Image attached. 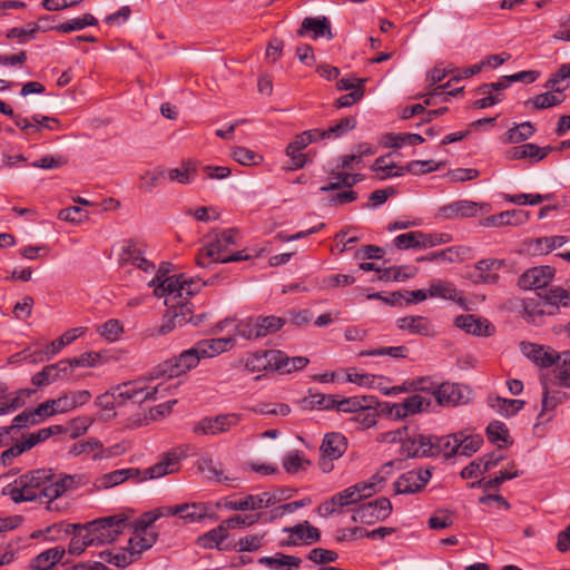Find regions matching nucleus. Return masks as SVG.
Listing matches in <instances>:
<instances>
[{"label": "nucleus", "instance_id": "f257e3e1", "mask_svg": "<svg viewBox=\"0 0 570 570\" xmlns=\"http://www.w3.org/2000/svg\"><path fill=\"white\" fill-rule=\"evenodd\" d=\"M9 474H2V495L13 502L47 500L48 511H58L56 499L77 485L73 475H56L50 470H37L9 481Z\"/></svg>", "mask_w": 570, "mask_h": 570}, {"label": "nucleus", "instance_id": "f03ea898", "mask_svg": "<svg viewBox=\"0 0 570 570\" xmlns=\"http://www.w3.org/2000/svg\"><path fill=\"white\" fill-rule=\"evenodd\" d=\"M234 344L235 340L233 337L198 341L190 348L181 352L177 357L161 363L150 380L164 377L165 380L163 382L173 384L171 390L177 386L175 382H171L173 379L195 368L203 358H212L229 351Z\"/></svg>", "mask_w": 570, "mask_h": 570}, {"label": "nucleus", "instance_id": "7ed1b4c3", "mask_svg": "<svg viewBox=\"0 0 570 570\" xmlns=\"http://www.w3.org/2000/svg\"><path fill=\"white\" fill-rule=\"evenodd\" d=\"M168 269L160 267L158 273L148 282V286L154 287V294L157 297L165 298V305L173 308L184 318L191 321V308L186 302L190 296L199 292L205 285L198 279L188 278L184 274L166 276Z\"/></svg>", "mask_w": 570, "mask_h": 570}, {"label": "nucleus", "instance_id": "20e7f679", "mask_svg": "<svg viewBox=\"0 0 570 570\" xmlns=\"http://www.w3.org/2000/svg\"><path fill=\"white\" fill-rule=\"evenodd\" d=\"M237 230L232 228L210 233L197 255V265L208 267L212 263H225V258L229 255V247L237 244Z\"/></svg>", "mask_w": 570, "mask_h": 570}, {"label": "nucleus", "instance_id": "39448f33", "mask_svg": "<svg viewBox=\"0 0 570 570\" xmlns=\"http://www.w3.org/2000/svg\"><path fill=\"white\" fill-rule=\"evenodd\" d=\"M173 384L159 382L156 385L148 386L144 380L125 382L110 387L117 406L126 404L128 401L156 400L158 395L163 397L166 392L170 391Z\"/></svg>", "mask_w": 570, "mask_h": 570}, {"label": "nucleus", "instance_id": "423d86ee", "mask_svg": "<svg viewBox=\"0 0 570 570\" xmlns=\"http://www.w3.org/2000/svg\"><path fill=\"white\" fill-rule=\"evenodd\" d=\"M126 527L127 518L124 514H115L86 522L82 528L90 537L89 542L94 546H102L116 541Z\"/></svg>", "mask_w": 570, "mask_h": 570}, {"label": "nucleus", "instance_id": "0eeeda50", "mask_svg": "<svg viewBox=\"0 0 570 570\" xmlns=\"http://www.w3.org/2000/svg\"><path fill=\"white\" fill-rule=\"evenodd\" d=\"M91 399L88 390L69 391L57 399L47 400L38 405V414H42L46 419L68 413L79 406L87 404Z\"/></svg>", "mask_w": 570, "mask_h": 570}, {"label": "nucleus", "instance_id": "6e6552de", "mask_svg": "<svg viewBox=\"0 0 570 570\" xmlns=\"http://www.w3.org/2000/svg\"><path fill=\"white\" fill-rule=\"evenodd\" d=\"M285 320L274 315L247 317L237 324V333L246 340H256L276 333Z\"/></svg>", "mask_w": 570, "mask_h": 570}, {"label": "nucleus", "instance_id": "1a4fd4ad", "mask_svg": "<svg viewBox=\"0 0 570 570\" xmlns=\"http://www.w3.org/2000/svg\"><path fill=\"white\" fill-rule=\"evenodd\" d=\"M243 421L240 413H224L216 416H206L199 420L193 428L197 435L215 436L227 433Z\"/></svg>", "mask_w": 570, "mask_h": 570}, {"label": "nucleus", "instance_id": "9d476101", "mask_svg": "<svg viewBox=\"0 0 570 570\" xmlns=\"http://www.w3.org/2000/svg\"><path fill=\"white\" fill-rule=\"evenodd\" d=\"M188 456L187 446H177L160 456V460L154 465L141 472V481L148 479H159L173 474L180 469V462Z\"/></svg>", "mask_w": 570, "mask_h": 570}, {"label": "nucleus", "instance_id": "9b49d317", "mask_svg": "<svg viewBox=\"0 0 570 570\" xmlns=\"http://www.w3.org/2000/svg\"><path fill=\"white\" fill-rule=\"evenodd\" d=\"M392 511V504L386 498H379L374 501L360 504L352 515L354 522L373 524L385 520Z\"/></svg>", "mask_w": 570, "mask_h": 570}, {"label": "nucleus", "instance_id": "f8f14e48", "mask_svg": "<svg viewBox=\"0 0 570 570\" xmlns=\"http://www.w3.org/2000/svg\"><path fill=\"white\" fill-rule=\"evenodd\" d=\"M435 449L432 435L422 434L415 426H411L402 453L409 458L435 456Z\"/></svg>", "mask_w": 570, "mask_h": 570}, {"label": "nucleus", "instance_id": "ddd939ff", "mask_svg": "<svg viewBox=\"0 0 570 570\" xmlns=\"http://www.w3.org/2000/svg\"><path fill=\"white\" fill-rule=\"evenodd\" d=\"M316 140H320L317 129H311L297 135L294 140L288 144L286 155L291 158V163L287 166L289 170H296L306 165L307 158L302 150Z\"/></svg>", "mask_w": 570, "mask_h": 570}, {"label": "nucleus", "instance_id": "4468645a", "mask_svg": "<svg viewBox=\"0 0 570 570\" xmlns=\"http://www.w3.org/2000/svg\"><path fill=\"white\" fill-rule=\"evenodd\" d=\"M157 532L151 524L145 523V517L141 515L136 521L135 531L128 541V551L131 557L140 554L142 551L150 549L157 541Z\"/></svg>", "mask_w": 570, "mask_h": 570}, {"label": "nucleus", "instance_id": "2eb2a0df", "mask_svg": "<svg viewBox=\"0 0 570 570\" xmlns=\"http://www.w3.org/2000/svg\"><path fill=\"white\" fill-rule=\"evenodd\" d=\"M118 263L121 266H134L145 273H158L154 263L149 262L142 254L141 249L132 240H127L122 244Z\"/></svg>", "mask_w": 570, "mask_h": 570}, {"label": "nucleus", "instance_id": "dca6fc26", "mask_svg": "<svg viewBox=\"0 0 570 570\" xmlns=\"http://www.w3.org/2000/svg\"><path fill=\"white\" fill-rule=\"evenodd\" d=\"M431 471L428 469L410 470L400 475L394 482L397 494H413L421 491L430 481Z\"/></svg>", "mask_w": 570, "mask_h": 570}, {"label": "nucleus", "instance_id": "f3484780", "mask_svg": "<svg viewBox=\"0 0 570 570\" xmlns=\"http://www.w3.org/2000/svg\"><path fill=\"white\" fill-rule=\"evenodd\" d=\"M279 501V498L272 492H261L258 494H248L243 498L227 501L225 507L233 511L261 510L272 507Z\"/></svg>", "mask_w": 570, "mask_h": 570}, {"label": "nucleus", "instance_id": "a211bd4d", "mask_svg": "<svg viewBox=\"0 0 570 570\" xmlns=\"http://www.w3.org/2000/svg\"><path fill=\"white\" fill-rule=\"evenodd\" d=\"M428 386L430 387L428 392H431L440 405L449 406L466 402V397L463 393L465 389L462 385L449 382L434 385L430 381Z\"/></svg>", "mask_w": 570, "mask_h": 570}, {"label": "nucleus", "instance_id": "6ab92c4d", "mask_svg": "<svg viewBox=\"0 0 570 570\" xmlns=\"http://www.w3.org/2000/svg\"><path fill=\"white\" fill-rule=\"evenodd\" d=\"M554 269L550 266H537L525 271L519 278V286L523 289H541L553 279Z\"/></svg>", "mask_w": 570, "mask_h": 570}, {"label": "nucleus", "instance_id": "aec40b11", "mask_svg": "<svg viewBox=\"0 0 570 570\" xmlns=\"http://www.w3.org/2000/svg\"><path fill=\"white\" fill-rule=\"evenodd\" d=\"M487 207L485 204L461 199L453 202L440 208L439 216L445 219H455L459 217H475L480 210Z\"/></svg>", "mask_w": 570, "mask_h": 570}, {"label": "nucleus", "instance_id": "412c9836", "mask_svg": "<svg viewBox=\"0 0 570 570\" xmlns=\"http://www.w3.org/2000/svg\"><path fill=\"white\" fill-rule=\"evenodd\" d=\"M284 531L289 533L288 539L283 543V546L287 547H296L303 542L311 544L318 542L321 539L320 530L313 527L308 521L285 528Z\"/></svg>", "mask_w": 570, "mask_h": 570}, {"label": "nucleus", "instance_id": "4be33fe9", "mask_svg": "<svg viewBox=\"0 0 570 570\" xmlns=\"http://www.w3.org/2000/svg\"><path fill=\"white\" fill-rule=\"evenodd\" d=\"M568 400V393L561 390H549L547 386L542 393L541 410L538 413V423H547L554 416L556 409Z\"/></svg>", "mask_w": 570, "mask_h": 570}, {"label": "nucleus", "instance_id": "5701e85b", "mask_svg": "<svg viewBox=\"0 0 570 570\" xmlns=\"http://www.w3.org/2000/svg\"><path fill=\"white\" fill-rule=\"evenodd\" d=\"M127 480L141 482V471L136 468L115 470L98 478L96 485L98 489H110L124 483Z\"/></svg>", "mask_w": 570, "mask_h": 570}, {"label": "nucleus", "instance_id": "b1692460", "mask_svg": "<svg viewBox=\"0 0 570 570\" xmlns=\"http://www.w3.org/2000/svg\"><path fill=\"white\" fill-rule=\"evenodd\" d=\"M278 350H269L248 354L245 358V367L249 372L266 370L276 371Z\"/></svg>", "mask_w": 570, "mask_h": 570}, {"label": "nucleus", "instance_id": "393cba45", "mask_svg": "<svg viewBox=\"0 0 570 570\" xmlns=\"http://www.w3.org/2000/svg\"><path fill=\"white\" fill-rule=\"evenodd\" d=\"M522 353L541 367L556 364L559 353L533 343H521Z\"/></svg>", "mask_w": 570, "mask_h": 570}, {"label": "nucleus", "instance_id": "a878e982", "mask_svg": "<svg viewBox=\"0 0 570 570\" xmlns=\"http://www.w3.org/2000/svg\"><path fill=\"white\" fill-rule=\"evenodd\" d=\"M396 325L400 330L414 335L433 336L435 334L432 323L420 315L401 317L396 321Z\"/></svg>", "mask_w": 570, "mask_h": 570}, {"label": "nucleus", "instance_id": "bb28decb", "mask_svg": "<svg viewBox=\"0 0 570 570\" xmlns=\"http://www.w3.org/2000/svg\"><path fill=\"white\" fill-rule=\"evenodd\" d=\"M347 449L346 438L338 432H331L324 435L321 452L323 458L331 461L340 459Z\"/></svg>", "mask_w": 570, "mask_h": 570}, {"label": "nucleus", "instance_id": "cd10ccee", "mask_svg": "<svg viewBox=\"0 0 570 570\" xmlns=\"http://www.w3.org/2000/svg\"><path fill=\"white\" fill-rule=\"evenodd\" d=\"M429 297L449 299L463 305L465 299L455 285L448 281L435 279L430 283Z\"/></svg>", "mask_w": 570, "mask_h": 570}, {"label": "nucleus", "instance_id": "c85d7f7f", "mask_svg": "<svg viewBox=\"0 0 570 570\" xmlns=\"http://www.w3.org/2000/svg\"><path fill=\"white\" fill-rule=\"evenodd\" d=\"M309 33H312L313 39H332L333 33L328 19L326 17L305 18L302 22L301 29L298 30V35L307 36Z\"/></svg>", "mask_w": 570, "mask_h": 570}, {"label": "nucleus", "instance_id": "c756f323", "mask_svg": "<svg viewBox=\"0 0 570 570\" xmlns=\"http://www.w3.org/2000/svg\"><path fill=\"white\" fill-rule=\"evenodd\" d=\"M363 179L361 174H350L337 166L330 173L328 183L320 188L322 193L338 189L341 187H352Z\"/></svg>", "mask_w": 570, "mask_h": 570}, {"label": "nucleus", "instance_id": "7c9ffc66", "mask_svg": "<svg viewBox=\"0 0 570 570\" xmlns=\"http://www.w3.org/2000/svg\"><path fill=\"white\" fill-rule=\"evenodd\" d=\"M471 258V248L468 246H450L445 249L433 252L419 261H444L449 263H461Z\"/></svg>", "mask_w": 570, "mask_h": 570}, {"label": "nucleus", "instance_id": "2f4dec72", "mask_svg": "<svg viewBox=\"0 0 570 570\" xmlns=\"http://www.w3.org/2000/svg\"><path fill=\"white\" fill-rule=\"evenodd\" d=\"M488 404L501 416L512 417L524 407L525 402L523 400L505 399L493 395L488 397Z\"/></svg>", "mask_w": 570, "mask_h": 570}, {"label": "nucleus", "instance_id": "473e14b6", "mask_svg": "<svg viewBox=\"0 0 570 570\" xmlns=\"http://www.w3.org/2000/svg\"><path fill=\"white\" fill-rule=\"evenodd\" d=\"M83 524L80 523H71L66 525V532H72L73 537L71 538L68 552L73 556H80L87 547L94 546L92 542H89V534L82 528Z\"/></svg>", "mask_w": 570, "mask_h": 570}, {"label": "nucleus", "instance_id": "72a5a7b5", "mask_svg": "<svg viewBox=\"0 0 570 570\" xmlns=\"http://www.w3.org/2000/svg\"><path fill=\"white\" fill-rule=\"evenodd\" d=\"M38 406L36 409H26L20 414L16 415L10 426H8L3 433L12 434L16 431L26 429L32 425L40 424L45 421L42 414H38Z\"/></svg>", "mask_w": 570, "mask_h": 570}, {"label": "nucleus", "instance_id": "f704fd0d", "mask_svg": "<svg viewBox=\"0 0 570 570\" xmlns=\"http://www.w3.org/2000/svg\"><path fill=\"white\" fill-rule=\"evenodd\" d=\"M454 324L468 334H473L476 336L490 335V325L487 323V321H482L472 314L458 316L454 321Z\"/></svg>", "mask_w": 570, "mask_h": 570}, {"label": "nucleus", "instance_id": "c9c22d12", "mask_svg": "<svg viewBox=\"0 0 570 570\" xmlns=\"http://www.w3.org/2000/svg\"><path fill=\"white\" fill-rule=\"evenodd\" d=\"M552 150V147H539L534 144H524L518 147H514L508 151V157L510 159H525L532 158L535 161H539L548 156V154Z\"/></svg>", "mask_w": 570, "mask_h": 570}, {"label": "nucleus", "instance_id": "e433bc0d", "mask_svg": "<svg viewBox=\"0 0 570 570\" xmlns=\"http://www.w3.org/2000/svg\"><path fill=\"white\" fill-rule=\"evenodd\" d=\"M39 443L37 432L22 434L13 445L2 451V464H6L11 458L22 454L24 451L32 449Z\"/></svg>", "mask_w": 570, "mask_h": 570}, {"label": "nucleus", "instance_id": "4c0bfd02", "mask_svg": "<svg viewBox=\"0 0 570 570\" xmlns=\"http://www.w3.org/2000/svg\"><path fill=\"white\" fill-rule=\"evenodd\" d=\"M208 514V507L202 502L178 504V517L185 523H196L205 519Z\"/></svg>", "mask_w": 570, "mask_h": 570}, {"label": "nucleus", "instance_id": "58836bf2", "mask_svg": "<svg viewBox=\"0 0 570 570\" xmlns=\"http://www.w3.org/2000/svg\"><path fill=\"white\" fill-rule=\"evenodd\" d=\"M198 470L205 475L206 479L218 483L227 482L232 480L224 474L222 463L215 462L212 458H202L198 461Z\"/></svg>", "mask_w": 570, "mask_h": 570}, {"label": "nucleus", "instance_id": "ea45409f", "mask_svg": "<svg viewBox=\"0 0 570 570\" xmlns=\"http://www.w3.org/2000/svg\"><path fill=\"white\" fill-rule=\"evenodd\" d=\"M390 155L379 157L372 169L376 171L377 177L383 180L391 177H401L405 174L404 166H397L394 161L389 159Z\"/></svg>", "mask_w": 570, "mask_h": 570}, {"label": "nucleus", "instance_id": "a19ab883", "mask_svg": "<svg viewBox=\"0 0 570 570\" xmlns=\"http://www.w3.org/2000/svg\"><path fill=\"white\" fill-rule=\"evenodd\" d=\"M259 562L274 570H293L299 568L302 560L298 557L276 553L274 557H264Z\"/></svg>", "mask_w": 570, "mask_h": 570}, {"label": "nucleus", "instance_id": "79ce46f5", "mask_svg": "<svg viewBox=\"0 0 570 570\" xmlns=\"http://www.w3.org/2000/svg\"><path fill=\"white\" fill-rule=\"evenodd\" d=\"M365 492L366 485L358 482L334 494V497L338 503V507L344 508L357 503L363 498H367Z\"/></svg>", "mask_w": 570, "mask_h": 570}, {"label": "nucleus", "instance_id": "37998d69", "mask_svg": "<svg viewBox=\"0 0 570 570\" xmlns=\"http://www.w3.org/2000/svg\"><path fill=\"white\" fill-rule=\"evenodd\" d=\"M377 416V411L373 409L370 403H366L347 420V423L354 424L356 429L365 430L376 424Z\"/></svg>", "mask_w": 570, "mask_h": 570}, {"label": "nucleus", "instance_id": "c03bdc74", "mask_svg": "<svg viewBox=\"0 0 570 570\" xmlns=\"http://www.w3.org/2000/svg\"><path fill=\"white\" fill-rule=\"evenodd\" d=\"M63 554V548H50L35 558L32 567L37 570L56 569L55 566L62 559Z\"/></svg>", "mask_w": 570, "mask_h": 570}, {"label": "nucleus", "instance_id": "a18cd8bd", "mask_svg": "<svg viewBox=\"0 0 570 570\" xmlns=\"http://www.w3.org/2000/svg\"><path fill=\"white\" fill-rule=\"evenodd\" d=\"M543 299V306L547 309H558L560 306L570 307V292L561 287H552L546 292Z\"/></svg>", "mask_w": 570, "mask_h": 570}, {"label": "nucleus", "instance_id": "49530a36", "mask_svg": "<svg viewBox=\"0 0 570 570\" xmlns=\"http://www.w3.org/2000/svg\"><path fill=\"white\" fill-rule=\"evenodd\" d=\"M554 379L560 387L570 389V351L559 353Z\"/></svg>", "mask_w": 570, "mask_h": 570}, {"label": "nucleus", "instance_id": "de8ad7c7", "mask_svg": "<svg viewBox=\"0 0 570 570\" xmlns=\"http://www.w3.org/2000/svg\"><path fill=\"white\" fill-rule=\"evenodd\" d=\"M86 332H87V328L81 327V326L66 331L59 338L47 344L49 354L56 356L57 354H59L61 352V350L63 347L71 344L78 337H81L82 335H85Z\"/></svg>", "mask_w": 570, "mask_h": 570}, {"label": "nucleus", "instance_id": "09e8293b", "mask_svg": "<svg viewBox=\"0 0 570 570\" xmlns=\"http://www.w3.org/2000/svg\"><path fill=\"white\" fill-rule=\"evenodd\" d=\"M535 132L534 126L530 121L515 125L503 136V142L518 144L529 139Z\"/></svg>", "mask_w": 570, "mask_h": 570}, {"label": "nucleus", "instance_id": "8fccbe9b", "mask_svg": "<svg viewBox=\"0 0 570 570\" xmlns=\"http://www.w3.org/2000/svg\"><path fill=\"white\" fill-rule=\"evenodd\" d=\"M356 126V119L354 117H345L338 120L335 125L331 126L326 130L317 129L320 139L338 138Z\"/></svg>", "mask_w": 570, "mask_h": 570}, {"label": "nucleus", "instance_id": "3c124183", "mask_svg": "<svg viewBox=\"0 0 570 570\" xmlns=\"http://www.w3.org/2000/svg\"><path fill=\"white\" fill-rule=\"evenodd\" d=\"M227 538V527L220 523L218 527L200 535L197 540L198 546L204 549H213L223 543Z\"/></svg>", "mask_w": 570, "mask_h": 570}, {"label": "nucleus", "instance_id": "603ef678", "mask_svg": "<svg viewBox=\"0 0 570 570\" xmlns=\"http://www.w3.org/2000/svg\"><path fill=\"white\" fill-rule=\"evenodd\" d=\"M99 558L109 564L125 568L132 562L130 552L126 549H107L99 553Z\"/></svg>", "mask_w": 570, "mask_h": 570}, {"label": "nucleus", "instance_id": "864d4df0", "mask_svg": "<svg viewBox=\"0 0 570 570\" xmlns=\"http://www.w3.org/2000/svg\"><path fill=\"white\" fill-rule=\"evenodd\" d=\"M276 371L281 373H292L293 371L302 370L308 364V358L304 356L289 357L282 351H278L276 360Z\"/></svg>", "mask_w": 570, "mask_h": 570}, {"label": "nucleus", "instance_id": "5fc2aeb1", "mask_svg": "<svg viewBox=\"0 0 570 570\" xmlns=\"http://www.w3.org/2000/svg\"><path fill=\"white\" fill-rule=\"evenodd\" d=\"M167 176L170 181H177L179 184H190L196 176V167L190 161H184L180 167L173 168L167 171Z\"/></svg>", "mask_w": 570, "mask_h": 570}, {"label": "nucleus", "instance_id": "6e6d98bb", "mask_svg": "<svg viewBox=\"0 0 570 570\" xmlns=\"http://www.w3.org/2000/svg\"><path fill=\"white\" fill-rule=\"evenodd\" d=\"M562 89L556 88L554 92H544L537 95L535 97L529 99L525 104H531L535 109H547L554 107L563 101V97L561 96Z\"/></svg>", "mask_w": 570, "mask_h": 570}, {"label": "nucleus", "instance_id": "4d7b16f0", "mask_svg": "<svg viewBox=\"0 0 570 570\" xmlns=\"http://www.w3.org/2000/svg\"><path fill=\"white\" fill-rule=\"evenodd\" d=\"M483 440L480 435L464 436L462 433L458 434L456 454L463 456H471L482 445Z\"/></svg>", "mask_w": 570, "mask_h": 570}, {"label": "nucleus", "instance_id": "13d9d810", "mask_svg": "<svg viewBox=\"0 0 570 570\" xmlns=\"http://www.w3.org/2000/svg\"><path fill=\"white\" fill-rule=\"evenodd\" d=\"M424 141V138L419 134H389L385 136V145L393 148H401L406 145H420Z\"/></svg>", "mask_w": 570, "mask_h": 570}, {"label": "nucleus", "instance_id": "bf43d9fd", "mask_svg": "<svg viewBox=\"0 0 570 570\" xmlns=\"http://www.w3.org/2000/svg\"><path fill=\"white\" fill-rule=\"evenodd\" d=\"M283 468L287 473L295 474L301 470H305L307 465H309V461L305 459L304 454L298 451H289L283 458Z\"/></svg>", "mask_w": 570, "mask_h": 570}, {"label": "nucleus", "instance_id": "052dcab7", "mask_svg": "<svg viewBox=\"0 0 570 570\" xmlns=\"http://www.w3.org/2000/svg\"><path fill=\"white\" fill-rule=\"evenodd\" d=\"M523 309L525 317L532 322L535 321L537 316L554 313V311L547 309V306H543V299L540 294H537V297L524 299Z\"/></svg>", "mask_w": 570, "mask_h": 570}, {"label": "nucleus", "instance_id": "680f3d73", "mask_svg": "<svg viewBox=\"0 0 570 570\" xmlns=\"http://www.w3.org/2000/svg\"><path fill=\"white\" fill-rule=\"evenodd\" d=\"M458 444V434L445 435V436H433V445L435 449V455L443 453L445 456L458 455L455 446Z\"/></svg>", "mask_w": 570, "mask_h": 570}, {"label": "nucleus", "instance_id": "e2e57ef3", "mask_svg": "<svg viewBox=\"0 0 570 570\" xmlns=\"http://www.w3.org/2000/svg\"><path fill=\"white\" fill-rule=\"evenodd\" d=\"M97 332L100 336L106 338L109 342H116L119 340L121 334L124 333V325L117 318H110L106 321L104 324H101Z\"/></svg>", "mask_w": 570, "mask_h": 570}, {"label": "nucleus", "instance_id": "0e129e2a", "mask_svg": "<svg viewBox=\"0 0 570 570\" xmlns=\"http://www.w3.org/2000/svg\"><path fill=\"white\" fill-rule=\"evenodd\" d=\"M482 69H483V67H482L481 62L475 63L470 67L458 69L455 71V73L451 77V79L445 85L435 87L432 95L443 94L444 89L450 88L451 81H459L461 79H468V78L473 77L474 75L481 72Z\"/></svg>", "mask_w": 570, "mask_h": 570}, {"label": "nucleus", "instance_id": "69168bd1", "mask_svg": "<svg viewBox=\"0 0 570 570\" xmlns=\"http://www.w3.org/2000/svg\"><path fill=\"white\" fill-rule=\"evenodd\" d=\"M409 355V348L400 346L380 347L360 352V356H390L392 358H405Z\"/></svg>", "mask_w": 570, "mask_h": 570}, {"label": "nucleus", "instance_id": "338daca9", "mask_svg": "<svg viewBox=\"0 0 570 570\" xmlns=\"http://www.w3.org/2000/svg\"><path fill=\"white\" fill-rule=\"evenodd\" d=\"M488 439L501 446V443H507L509 439V430L507 425L500 421L491 422L487 428Z\"/></svg>", "mask_w": 570, "mask_h": 570}, {"label": "nucleus", "instance_id": "774afa93", "mask_svg": "<svg viewBox=\"0 0 570 570\" xmlns=\"http://www.w3.org/2000/svg\"><path fill=\"white\" fill-rule=\"evenodd\" d=\"M27 396L28 392L23 390L18 391L14 394L2 395V414L16 411L23 406Z\"/></svg>", "mask_w": 570, "mask_h": 570}]
</instances>
